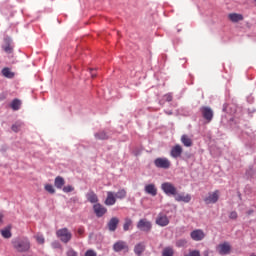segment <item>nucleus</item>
Returning <instances> with one entry per match:
<instances>
[{"instance_id":"obj_35","label":"nucleus","mask_w":256,"mask_h":256,"mask_svg":"<svg viewBox=\"0 0 256 256\" xmlns=\"http://www.w3.org/2000/svg\"><path fill=\"white\" fill-rule=\"evenodd\" d=\"M164 99H165V101H167L169 103V102L173 101V95L166 94V95H164Z\"/></svg>"},{"instance_id":"obj_4","label":"nucleus","mask_w":256,"mask_h":256,"mask_svg":"<svg viewBox=\"0 0 256 256\" xmlns=\"http://www.w3.org/2000/svg\"><path fill=\"white\" fill-rule=\"evenodd\" d=\"M154 165L157 169H170L171 160L165 157H159L154 160Z\"/></svg>"},{"instance_id":"obj_42","label":"nucleus","mask_w":256,"mask_h":256,"mask_svg":"<svg viewBox=\"0 0 256 256\" xmlns=\"http://www.w3.org/2000/svg\"><path fill=\"white\" fill-rule=\"evenodd\" d=\"M185 243H187L185 240H180L177 242V246L181 247V245H185Z\"/></svg>"},{"instance_id":"obj_37","label":"nucleus","mask_w":256,"mask_h":256,"mask_svg":"<svg viewBox=\"0 0 256 256\" xmlns=\"http://www.w3.org/2000/svg\"><path fill=\"white\" fill-rule=\"evenodd\" d=\"M85 233V228L80 227L77 230V234L79 235V237H83V234Z\"/></svg>"},{"instance_id":"obj_7","label":"nucleus","mask_w":256,"mask_h":256,"mask_svg":"<svg viewBox=\"0 0 256 256\" xmlns=\"http://www.w3.org/2000/svg\"><path fill=\"white\" fill-rule=\"evenodd\" d=\"M200 111L202 113V116L206 121H208V123H211V121H213V110L210 107L203 106Z\"/></svg>"},{"instance_id":"obj_40","label":"nucleus","mask_w":256,"mask_h":256,"mask_svg":"<svg viewBox=\"0 0 256 256\" xmlns=\"http://www.w3.org/2000/svg\"><path fill=\"white\" fill-rule=\"evenodd\" d=\"M237 217H238V215H237V213H236L235 211H232V212L230 213V215H229V218H230V219H237Z\"/></svg>"},{"instance_id":"obj_33","label":"nucleus","mask_w":256,"mask_h":256,"mask_svg":"<svg viewBox=\"0 0 256 256\" xmlns=\"http://www.w3.org/2000/svg\"><path fill=\"white\" fill-rule=\"evenodd\" d=\"M45 191H47L48 193L53 194V193H55V188L51 184H46L45 185Z\"/></svg>"},{"instance_id":"obj_27","label":"nucleus","mask_w":256,"mask_h":256,"mask_svg":"<svg viewBox=\"0 0 256 256\" xmlns=\"http://www.w3.org/2000/svg\"><path fill=\"white\" fill-rule=\"evenodd\" d=\"M175 255V251L173 250V247H165L162 251V256H173Z\"/></svg>"},{"instance_id":"obj_14","label":"nucleus","mask_w":256,"mask_h":256,"mask_svg":"<svg viewBox=\"0 0 256 256\" xmlns=\"http://www.w3.org/2000/svg\"><path fill=\"white\" fill-rule=\"evenodd\" d=\"M104 203L107 206L115 205V203H117V198L115 196V193L112 192V191H108L107 192V197H106V200H105Z\"/></svg>"},{"instance_id":"obj_21","label":"nucleus","mask_w":256,"mask_h":256,"mask_svg":"<svg viewBox=\"0 0 256 256\" xmlns=\"http://www.w3.org/2000/svg\"><path fill=\"white\" fill-rule=\"evenodd\" d=\"M228 18L232 23H239V21H243V16L237 13H231L228 15Z\"/></svg>"},{"instance_id":"obj_9","label":"nucleus","mask_w":256,"mask_h":256,"mask_svg":"<svg viewBox=\"0 0 256 256\" xmlns=\"http://www.w3.org/2000/svg\"><path fill=\"white\" fill-rule=\"evenodd\" d=\"M193 241H203L205 239V232L201 229H196L190 233Z\"/></svg>"},{"instance_id":"obj_30","label":"nucleus","mask_w":256,"mask_h":256,"mask_svg":"<svg viewBox=\"0 0 256 256\" xmlns=\"http://www.w3.org/2000/svg\"><path fill=\"white\" fill-rule=\"evenodd\" d=\"M21 127H23L22 123L13 124L12 131H14V133H19V131H21Z\"/></svg>"},{"instance_id":"obj_41","label":"nucleus","mask_w":256,"mask_h":256,"mask_svg":"<svg viewBox=\"0 0 256 256\" xmlns=\"http://www.w3.org/2000/svg\"><path fill=\"white\" fill-rule=\"evenodd\" d=\"M204 256H213V251H209V250L204 251Z\"/></svg>"},{"instance_id":"obj_32","label":"nucleus","mask_w":256,"mask_h":256,"mask_svg":"<svg viewBox=\"0 0 256 256\" xmlns=\"http://www.w3.org/2000/svg\"><path fill=\"white\" fill-rule=\"evenodd\" d=\"M35 239L39 245H43L45 243V237H43V235L38 234L35 236Z\"/></svg>"},{"instance_id":"obj_19","label":"nucleus","mask_w":256,"mask_h":256,"mask_svg":"<svg viewBox=\"0 0 256 256\" xmlns=\"http://www.w3.org/2000/svg\"><path fill=\"white\" fill-rule=\"evenodd\" d=\"M65 185V178L61 176H57L54 180V186L56 189H63Z\"/></svg>"},{"instance_id":"obj_39","label":"nucleus","mask_w":256,"mask_h":256,"mask_svg":"<svg viewBox=\"0 0 256 256\" xmlns=\"http://www.w3.org/2000/svg\"><path fill=\"white\" fill-rule=\"evenodd\" d=\"M185 256H201V254L199 253V251L194 250Z\"/></svg>"},{"instance_id":"obj_36","label":"nucleus","mask_w":256,"mask_h":256,"mask_svg":"<svg viewBox=\"0 0 256 256\" xmlns=\"http://www.w3.org/2000/svg\"><path fill=\"white\" fill-rule=\"evenodd\" d=\"M4 51L6 53H13V48L11 47V45L8 44L7 46L4 47Z\"/></svg>"},{"instance_id":"obj_26","label":"nucleus","mask_w":256,"mask_h":256,"mask_svg":"<svg viewBox=\"0 0 256 256\" xmlns=\"http://www.w3.org/2000/svg\"><path fill=\"white\" fill-rule=\"evenodd\" d=\"M2 75L8 79H13L15 77V74L11 72V69L9 68L2 69Z\"/></svg>"},{"instance_id":"obj_20","label":"nucleus","mask_w":256,"mask_h":256,"mask_svg":"<svg viewBox=\"0 0 256 256\" xmlns=\"http://www.w3.org/2000/svg\"><path fill=\"white\" fill-rule=\"evenodd\" d=\"M145 251V244L144 243H138L134 247V253L138 256L143 255Z\"/></svg>"},{"instance_id":"obj_29","label":"nucleus","mask_w":256,"mask_h":256,"mask_svg":"<svg viewBox=\"0 0 256 256\" xmlns=\"http://www.w3.org/2000/svg\"><path fill=\"white\" fill-rule=\"evenodd\" d=\"M1 235L2 237H4V239H11V230L9 229L1 230Z\"/></svg>"},{"instance_id":"obj_24","label":"nucleus","mask_w":256,"mask_h":256,"mask_svg":"<svg viewBox=\"0 0 256 256\" xmlns=\"http://www.w3.org/2000/svg\"><path fill=\"white\" fill-rule=\"evenodd\" d=\"M133 227V220L131 218L127 217L124 219V224H123V230L124 231H129Z\"/></svg>"},{"instance_id":"obj_12","label":"nucleus","mask_w":256,"mask_h":256,"mask_svg":"<svg viewBox=\"0 0 256 256\" xmlns=\"http://www.w3.org/2000/svg\"><path fill=\"white\" fill-rule=\"evenodd\" d=\"M181 155H183V147H181L179 144L173 146L170 151V156L173 159H178V157H181Z\"/></svg>"},{"instance_id":"obj_8","label":"nucleus","mask_w":256,"mask_h":256,"mask_svg":"<svg viewBox=\"0 0 256 256\" xmlns=\"http://www.w3.org/2000/svg\"><path fill=\"white\" fill-rule=\"evenodd\" d=\"M217 251L219 255H229L231 253V244L229 242H224L217 246Z\"/></svg>"},{"instance_id":"obj_31","label":"nucleus","mask_w":256,"mask_h":256,"mask_svg":"<svg viewBox=\"0 0 256 256\" xmlns=\"http://www.w3.org/2000/svg\"><path fill=\"white\" fill-rule=\"evenodd\" d=\"M62 191L64 193H71V192L75 191V188L73 186H71V185H68V186H64L62 188Z\"/></svg>"},{"instance_id":"obj_10","label":"nucleus","mask_w":256,"mask_h":256,"mask_svg":"<svg viewBox=\"0 0 256 256\" xmlns=\"http://www.w3.org/2000/svg\"><path fill=\"white\" fill-rule=\"evenodd\" d=\"M113 250L116 253H119L121 251H129V246L127 245V242L120 240L114 243Z\"/></svg>"},{"instance_id":"obj_13","label":"nucleus","mask_w":256,"mask_h":256,"mask_svg":"<svg viewBox=\"0 0 256 256\" xmlns=\"http://www.w3.org/2000/svg\"><path fill=\"white\" fill-rule=\"evenodd\" d=\"M93 210H94L96 217H103V215H105V213H107V208H105V206L101 205L100 203L94 204Z\"/></svg>"},{"instance_id":"obj_34","label":"nucleus","mask_w":256,"mask_h":256,"mask_svg":"<svg viewBox=\"0 0 256 256\" xmlns=\"http://www.w3.org/2000/svg\"><path fill=\"white\" fill-rule=\"evenodd\" d=\"M85 256H97V252L90 249L86 251Z\"/></svg>"},{"instance_id":"obj_28","label":"nucleus","mask_w":256,"mask_h":256,"mask_svg":"<svg viewBox=\"0 0 256 256\" xmlns=\"http://www.w3.org/2000/svg\"><path fill=\"white\" fill-rule=\"evenodd\" d=\"M116 199H125L127 197V190L120 189L116 194H114Z\"/></svg>"},{"instance_id":"obj_44","label":"nucleus","mask_w":256,"mask_h":256,"mask_svg":"<svg viewBox=\"0 0 256 256\" xmlns=\"http://www.w3.org/2000/svg\"><path fill=\"white\" fill-rule=\"evenodd\" d=\"M90 71H91V75H92V77H97V75H96V74H93V69H91Z\"/></svg>"},{"instance_id":"obj_15","label":"nucleus","mask_w":256,"mask_h":256,"mask_svg":"<svg viewBox=\"0 0 256 256\" xmlns=\"http://www.w3.org/2000/svg\"><path fill=\"white\" fill-rule=\"evenodd\" d=\"M118 225H119V218H117V217H112V218L109 220V222H108V224H107V227H108L109 231L115 232V231H117Z\"/></svg>"},{"instance_id":"obj_17","label":"nucleus","mask_w":256,"mask_h":256,"mask_svg":"<svg viewBox=\"0 0 256 256\" xmlns=\"http://www.w3.org/2000/svg\"><path fill=\"white\" fill-rule=\"evenodd\" d=\"M144 191L145 193L151 195L152 197H155L157 195V187H155V184L146 185Z\"/></svg>"},{"instance_id":"obj_22","label":"nucleus","mask_w":256,"mask_h":256,"mask_svg":"<svg viewBox=\"0 0 256 256\" xmlns=\"http://www.w3.org/2000/svg\"><path fill=\"white\" fill-rule=\"evenodd\" d=\"M95 139H98L100 141H106L109 139V135H107V132L105 131H99L94 134Z\"/></svg>"},{"instance_id":"obj_2","label":"nucleus","mask_w":256,"mask_h":256,"mask_svg":"<svg viewBox=\"0 0 256 256\" xmlns=\"http://www.w3.org/2000/svg\"><path fill=\"white\" fill-rule=\"evenodd\" d=\"M56 236L58 239H60V241H62V243H69V241L73 239V234L67 228H61L57 230Z\"/></svg>"},{"instance_id":"obj_11","label":"nucleus","mask_w":256,"mask_h":256,"mask_svg":"<svg viewBox=\"0 0 256 256\" xmlns=\"http://www.w3.org/2000/svg\"><path fill=\"white\" fill-rule=\"evenodd\" d=\"M175 201L178 203H190L191 202V194H185V193H177L174 195Z\"/></svg>"},{"instance_id":"obj_43","label":"nucleus","mask_w":256,"mask_h":256,"mask_svg":"<svg viewBox=\"0 0 256 256\" xmlns=\"http://www.w3.org/2000/svg\"><path fill=\"white\" fill-rule=\"evenodd\" d=\"M0 223H3V214L0 213Z\"/></svg>"},{"instance_id":"obj_6","label":"nucleus","mask_w":256,"mask_h":256,"mask_svg":"<svg viewBox=\"0 0 256 256\" xmlns=\"http://www.w3.org/2000/svg\"><path fill=\"white\" fill-rule=\"evenodd\" d=\"M217 201H219V190L208 193V196L204 198V203H206V205L215 204Z\"/></svg>"},{"instance_id":"obj_25","label":"nucleus","mask_w":256,"mask_h":256,"mask_svg":"<svg viewBox=\"0 0 256 256\" xmlns=\"http://www.w3.org/2000/svg\"><path fill=\"white\" fill-rule=\"evenodd\" d=\"M11 109H13V111H19V109H21V100L19 99H14L10 105Z\"/></svg>"},{"instance_id":"obj_5","label":"nucleus","mask_w":256,"mask_h":256,"mask_svg":"<svg viewBox=\"0 0 256 256\" xmlns=\"http://www.w3.org/2000/svg\"><path fill=\"white\" fill-rule=\"evenodd\" d=\"M137 229L144 233H149V231L153 229V224H151V221L147 220V218H142L137 223Z\"/></svg>"},{"instance_id":"obj_3","label":"nucleus","mask_w":256,"mask_h":256,"mask_svg":"<svg viewBox=\"0 0 256 256\" xmlns=\"http://www.w3.org/2000/svg\"><path fill=\"white\" fill-rule=\"evenodd\" d=\"M161 190L168 196L172 195V197H175V195H177V187L171 182H163L161 184Z\"/></svg>"},{"instance_id":"obj_18","label":"nucleus","mask_w":256,"mask_h":256,"mask_svg":"<svg viewBox=\"0 0 256 256\" xmlns=\"http://www.w3.org/2000/svg\"><path fill=\"white\" fill-rule=\"evenodd\" d=\"M86 199L87 201H89V203H99V197H97V194L95 192H93V190H90L87 194H86Z\"/></svg>"},{"instance_id":"obj_38","label":"nucleus","mask_w":256,"mask_h":256,"mask_svg":"<svg viewBox=\"0 0 256 256\" xmlns=\"http://www.w3.org/2000/svg\"><path fill=\"white\" fill-rule=\"evenodd\" d=\"M67 256H78L77 252L73 249L67 251Z\"/></svg>"},{"instance_id":"obj_1","label":"nucleus","mask_w":256,"mask_h":256,"mask_svg":"<svg viewBox=\"0 0 256 256\" xmlns=\"http://www.w3.org/2000/svg\"><path fill=\"white\" fill-rule=\"evenodd\" d=\"M12 245L18 253H27L31 249V242L27 238L16 239L12 242Z\"/></svg>"},{"instance_id":"obj_16","label":"nucleus","mask_w":256,"mask_h":256,"mask_svg":"<svg viewBox=\"0 0 256 256\" xmlns=\"http://www.w3.org/2000/svg\"><path fill=\"white\" fill-rule=\"evenodd\" d=\"M156 224L160 227H167V225H169V218L167 217V215L159 214L156 219Z\"/></svg>"},{"instance_id":"obj_23","label":"nucleus","mask_w":256,"mask_h":256,"mask_svg":"<svg viewBox=\"0 0 256 256\" xmlns=\"http://www.w3.org/2000/svg\"><path fill=\"white\" fill-rule=\"evenodd\" d=\"M181 143H183L185 147H191L193 145V140H191L187 135H182Z\"/></svg>"}]
</instances>
